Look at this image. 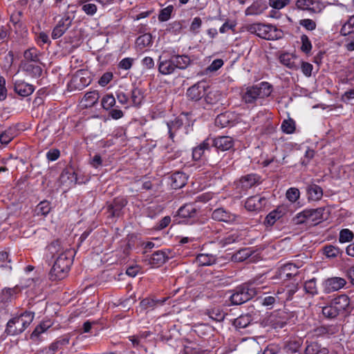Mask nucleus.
<instances>
[{
  "instance_id": "1",
  "label": "nucleus",
  "mask_w": 354,
  "mask_h": 354,
  "mask_svg": "<svg viewBox=\"0 0 354 354\" xmlns=\"http://www.w3.org/2000/svg\"><path fill=\"white\" fill-rule=\"evenodd\" d=\"M76 252L59 240L51 242L47 246V257L55 259V263L50 272L52 280L64 279L68 272Z\"/></svg>"
},
{
  "instance_id": "2",
  "label": "nucleus",
  "mask_w": 354,
  "mask_h": 354,
  "mask_svg": "<svg viewBox=\"0 0 354 354\" xmlns=\"http://www.w3.org/2000/svg\"><path fill=\"white\" fill-rule=\"evenodd\" d=\"M263 275L255 277L248 282L236 287L230 297V300L233 305H241L250 300L255 295L266 288L261 286L263 280Z\"/></svg>"
},
{
  "instance_id": "3",
  "label": "nucleus",
  "mask_w": 354,
  "mask_h": 354,
  "mask_svg": "<svg viewBox=\"0 0 354 354\" xmlns=\"http://www.w3.org/2000/svg\"><path fill=\"white\" fill-rule=\"evenodd\" d=\"M352 310L351 300L345 294L334 297L328 304L322 307L323 316L328 319H335L338 317H345Z\"/></svg>"
},
{
  "instance_id": "4",
  "label": "nucleus",
  "mask_w": 354,
  "mask_h": 354,
  "mask_svg": "<svg viewBox=\"0 0 354 354\" xmlns=\"http://www.w3.org/2000/svg\"><path fill=\"white\" fill-rule=\"evenodd\" d=\"M246 30L266 40H277L282 37L283 32L270 24L254 23L246 26Z\"/></svg>"
},
{
  "instance_id": "5",
  "label": "nucleus",
  "mask_w": 354,
  "mask_h": 354,
  "mask_svg": "<svg viewBox=\"0 0 354 354\" xmlns=\"http://www.w3.org/2000/svg\"><path fill=\"white\" fill-rule=\"evenodd\" d=\"M34 316V313L26 311L20 315L12 318L7 323L6 333L9 335L21 334L32 323Z\"/></svg>"
},
{
  "instance_id": "6",
  "label": "nucleus",
  "mask_w": 354,
  "mask_h": 354,
  "mask_svg": "<svg viewBox=\"0 0 354 354\" xmlns=\"http://www.w3.org/2000/svg\"><path fill=\"white\" fill-rule=\"evenodd\" d=\"M272 93V86L266 82L248 86L242 93V100L246 104H254L258 99L268 97Z\"/></svg>"
},
{
  "instance_id": "7",
  "label": "nucleus",
  "mask_w": 354,
  "mask_h": 354,
  "mask_svg": "<svg viewBox=\"0 0 354 354\" xmlns=\"http://www.w3.org/2000/svg\"><path fill=\"white\" fill-rule=\"evenodd\" d=\"M75 10L72 11V15L69 11H67L64 14L63 17L59 20L57 25L53 29L51 37L53 39H57L61 37L71 26L75 18Z\"/></svg>"
},
{
  "instance_id": "8",
  "label": "nucleus",
  "mask_w": 354,
  "mask_h": 354,
  "mask_svg": "<svg viewBox=\"0 0 354 354\" xmlns=\"http://www.w3.org/2000/svg\"><path fill=\"white\" fill-rule=\"evenodd\" d=\"M212 218L216 221L223 222L227 224L232 225L236 223L239 221V216L223 207H218L212 212Z\"/></svg>"
},
{
  "instance_id": "9",
  "label": "nucleus",
  "mask_w": 354,
  "mask_h": 354,
  "mask_svg": "<svg viewBox=\"0 0 354 354\" xmlns=\"http://www.w3.org/2000/svg\"><path fill=\"white\" fill-rule=\"evenodd\" d=\"M346 283V280L342 277H330L326 279L323 283L324 292L326 294L337 291Z\"/></svg>"
},
{
  "instance_id": "10",
  "label": "nucleus",
  "mask_w": 354,
  "mask_h": 354,
  "mask_svg": "<svg viewBox=\"0 0 354 354\" xmlns=\"http://www.w3.org/2000/svg\"><path fill=\"white\" fill-rule=\"evenodd\" d=\"M207 85L204 82H199L187 89V97L194 101H198L205 95Z\"/></svg>"
},
{
  "instance_id": "11",
  "label": "nucleus",
  "mask_w": 354,
  "mask_h": 354,
  "mask_svg": "<svg viewBox=\"0 0 354 354\" xmlns=\"http://www.w3.org/2000/svg\"><path fill=\"white\" fill-rule=\"evenodd\" d=\"M212 147L222 151L230 149L234 145V140L230 136H218L217 138H211Z\"/></svg>"
},
{
  "instance_id": "12",
  "label": "nucleus",
  "mask_w": 354,
  "mask_h": 354,
  "mask_svg": "<svg viewBox=\"0 0 354 354\" xmlns=\"http://www.w3.org/2000/svg\"><path fill=\"white\" fill-rule=\"evenodd\" d=\"M210 141L211 137H208L198 145L193 148L192 158L194 160H201L203 156H205L206 153L211 149L212 146Z\"/></svg>"
},
{
  "instance_id": "13",
  "label": "nucleus",
  "mask_w": 354,
  "mask_h": 354,
  "mask_svg": "<svg viewBox=\"0 0 354 354\" xmlns=\"http://www.w3.org/2000/svg\"><path fill=\"white\" fill-rule=\"evenodd\" d=\"M158 69L160 74L169 75L173 74L176 68L171 57L169 59H162V56H160L158 62Z\"/></svg>"
},
{
  "instance_id": "14",
  "label": "nucleus",
  "mask_w": 354,
  "mask_h": 354,
  "mask_svg": "<svg viewBox=\"0 0 354 354\" xmlns=\"http://www.w3.org/2000/svg\"><path fill=\"white\" fill-rule=\"evenodd\" d=\"M59 180L61 184L66 187H73L77 183V174L73 169H66L62 172Z\"/></svg>"
},
{
  "instance_id": "15",
  "label": "nucleus",
  "mask_w": 354,
  "mask_h": 354,
  "mask_svg": "<svg viewBox=\"0 0 354 354\" xmlns=\"http://www.w3.org/2000/svg\"><path fill=\"white\" fill-rule=\"evenodd\" d=\"M35 90L32 84H28L22 80H18L15 82V92L22 97H27L31 95Z\"/></svg>"
},
{
  "instance_id": "16",
  "label": "nucleus",
  "mask_w": 354,
  "mask_h": 354,
  "mask_svg": "<svg viewBox=\"0 0 354 354\" xmlns=\"http://www.w3.org/2000/svg\"><path fill=\"white\" fill-rule=\"evenodd\" d=\"M297 287L292 286L291 287H280L277 290V295H279V299H280L281 304L290 301L292 299L293 295L297 291Z\"/></svg>"
},
{
  "instance_id": "17",
  "label": "nucleus",
  "mask_w": 354,
  "mask_h": 354,
  "mask_svg": "<svg viewBox=\"0 0 354 354\" xmlns=\"http://www.w3.org/2000/svg\"><path fill=\"white\" fill-rule=\"evenodd\" d=\"M216 257L212 254L200 253L196 257V262L199 266H209L216 263Z\"/></svg>"
},
{
  "instance_id": "18",
  "label": "nucleus",
  "mask_w": 354,
  "mask_h": 354,
  "mask_svg": "<svg viewBox=\"0 0 354 354\" xmlns=\"http://www.w3.org/2000/svg\"><path fill=\"white\" fill-rule=\"evenodd\" d=\"M297 57L290 53H283L279 57L280 62L288 68L293 70H297L299 68V64L296 62Z\"/></svg>"
},
{
  "instance_id": "19",
  "label": "nucleus",
  "mask_w": 354,
  "mask_h": 354,
  "mask_svg": "<svg viewBox=\"0 0 354 354\" xmlns=\"http://www.w3.org/2000/svg\"><path fill=\"white\" fill-rule=\"evenodd\" d=\"M198 209L194 204H186L182 206L178 211V214L181 218H196Z\"/></svg>"
},
{
  "instance_id": "20",
  "label": "nucleus",
  "mask_w": 354,
  "mask_h": 354,
  "mask_svg": "<svg viewBox=\"0 0 354 354\" xmlns=\"http://www.w3.org/2000/svg\"><path fill=\"white\" fill-rule=\"evenodd\" d=\"M171 57L176 69L185 70L192 63L190 57L186 55H174Z\"/></svg>"
},
{
  "instance_id": "21",
  "label": "nucleus",
  "mask_w": 354,
  "mask_h": 354,
  "mask_svg": "<svg viewBox=\"0 0 354 354\" xmlns=\"http://www.w3.org/2000/svg\"><path fill=\"white\" fill-rule=\"evenodd\" d=\"M187 176L183 172H176L171 176V186L173 189L182 188L187 183Z\"/></svg>"
},
{
  "instance_id": "22",
  "label": "nucleus",
  "mask_w": 354,
  "mask_h": 354,
  "mask_svg": "<svg viewBox=\"0 0 354 354\" xmlns=\"http://www.w3.org/2000/svg\"><path fill=\"white\" fill-rule=\"evenodd\" d=\"M306 192L309 201H319L322 198L323 196V190L322 187L316 184H311L308 185Z\"/></svg>"
},
{
  "instance_id": "23",
  "label": "nucleus",
  "mask_w": 354,
  "mask_h": 354,
  "mask_svg": "<svg viewBox=\"0 0 354 354\" xmlns=\"http://www.w3.org/2000/svg\"><path fill=\"white\" fill-rule=\"evenodd\" d=\"M265 198L258 195L249 197L245 203V208L249 211H254L262 207V202Z\"/></svg>"
},
{
  "instance_id": "24",
  "label": "nucleus",
  "mask_w": 354,
  "mask_h": 354,
  "mask_svg": "<svg viewBox=\"0 0 354 354\" xmlns=\"http://www.w3.org/2000/svg\"><path fill=\"white\" fill-rule=\"evenodd\" d=\"M305 354H329L328 349L317 342L307 343Z\"/></svg>"
},
{
  "instance_id": "25",
  "label": "nucleus",
  "mask_w": 354,
  "mask_h": 354,
  "mask_svg": "<svg viewBox=\"0 0 354 354\" xmlns=\"http://www.w3.org/2000/svg\"><path fill=\"white\" fill-rule=\"evenodd\" d=\"M169 259L167 252L164 250H158L152 254L150 258V263L154 266H160L165 263Z\"/></svg>"
},
{
  "instance_id": "26",
  "label": "nucleus",
  "mask_w": 354,
  "mask_h": 354,
  "mask_svg": "<svg viewBox=\"0 0 354 354\" xmlns=\"http://www.w3.org/2000/svg\"><path fill=\"white\" fill-rule=\"evenodd\" d=\"M99 97L100 95L97 91H89L84 95L82 102L85 107H91L97 102Z\"/></svg>"
},
{
  "instance_id": "27",
  "label": "nucleus",
  "mask_w": 354,
  "mask_h": 354,
  "mask_svg": "<svg viewBox=\"0 0 354 354\" xmlns=\"http://www.w3.org/2000/svg\"><path fill=\"white\" fill-rule=\"evenodd\" d=\"M310 223L317 224L323 219V214L325 210L323 207L317 209H308Z\"/></svg>"
},
{
  "instance_id": "28",
  "label": "nucleus",
  "mask_w": 354,
  "mask_h": 354,
  "mask_svg": "<svg viewBox=\"0 0 354 354\" xmlns=\"http://www.w3.org/2000/svg\"><path fill=\"white\" fill-rule=\"evenodd\" d=\"M253 252L254 250L252 248H245L237 251L232 258L234 261L242 262L252 256Z\"/></svg>"
},
{
  "instance_id": "29",
  "label": "nucleus",
  "mask_w": 354,
  "mask_h": 354,
  "mask_svg": "<svg viewBox=\"0 0 354 354\" xmlns=\"http://www.w3.org/2000/svg\"><path fill=\"white\" fill-rule=\"evenodd\" d=\"M259 176L256 174H248L243 176L240 180V183L243 189H248L256 185L259 181Z\"/></svg>"
},
{
  "instance_id": "30",
  "label": "nucleus",
  "mask_w": 354,
  "mask_h": 354,
  "mask_svg": "<svg viewBox=\"0 0 354 354\" xmlns=\"http://www.w3.org/2000/svg\"><path fill=\"white\" fill-rule=\"evenodd\" d=\"M261 303L263 306L271 309L275 304H281V301L280 299H279V295H277L276 291L273 292V295H267L265 294V296L261 298Z\"/></svg>"
},
{
  "instance_id": "31",
  "label": "nucleus",
  "mask_w": 354,
  "mask_h": 354,
  "mask_svg": "<svg viewBox=\"0 0 354 354\" xmlns=\"http://www.w3.org/2000/svg\"><path fill=\"white\" fill-rule=\"evenodd\" d=\"M252 322L251 315L249 314L241 315L233 322V325L237 329L246 328Z\"/></svg>"
},
{
  "instance_id": "32",
  "label": "nucleus",
  "mask_w": 354,
  "mask_h": 354,
  "mask_svg": "<svg viewBox=\"0 0 354 354\" xmlns=\"http://www.w3.org/2000/svg\"><path fill=\"white\" fill-rule=\"evenodd\" d=\"M324 254L327 258L333 259L342 254L343 252L337 246L327 245L323 248Z\"/></svg>"
},
{
  "instance_id": "33",
  "label": "nucleus",
  "mask_w": 354,
  "mask_h": 354,
  "mask_svg": "<svg viewBox=\"0 0 354 354\" xmlns=\"http://www.w3.org/2000/svg\"><path fill=\"white\" fill-rule=\"evenodd\" d=\"M144 99V93L142 89L134 87L131 92V100L134 106L140 105Z\"/></svg>"
},
{
  "instance_id": "34",
  "label": "nucleus",
  "mask_w": 354,
  "mask_h": 354,
  "mask_svg": "<svg viewBox=\"0 0 354 354\" xmlns=\"http://www.w3.org/2000/svg\"><path fill=\"white\" fill-rule=\"evenodd\" d=\"M16 136V129L15 128H8L0 135V142L2 145H8Z\"/></svg>"
},
{
  "instance_id": "35",
  "label": "nucleus",
  "mask_w": 354,
  "mask_h": 354,
  "mask_svg": "<svg viewBox=\"0 0 354 354\" xmlns=\"http://www.w3.org/2000/svg\"><path fill=\"white\" fill-rule=\"evenodd\" d=\"M23 68L28 75L33 77H40L42 73V69L39 66L34 65L32 64H25Z\"/></svg>"
},
{
  "instance_id": "36",
  "label": "nucleus",
  "mask_w": 354,
  "mask_h": 354,
  "mask_svg": "<svg viewBox=\"0 0 354 354\" xmlns=\"http://www.w3.org/2000/svg\"><path fill=\"white\" fill-rule=\"evenodd\" d=\"M241 240L240 235L238 232H234L226 235L219 241L221 247H226L232 243L238 242Z\"/></svg>"
},
{
  "instance_id": "37",
  "label": "nucleus",
  "mask_w": 354,
  "mask_h": 354,
  "mask_svg": "<svg viewBox=\"0 0 354 354\" xmlns=\"http://www.w3.org/2000/svg\"><path fill=\"white\" fill-rule=\"evenodd\" d=\"M17 288L3 289L0 295L1 301L4 303L11 301L17 293Z\"/></svg>"
},
{
  "instance_id": "38",
  "label": "nucleus",
  "mask_w": 354,
  "mask_h": 354,
  "mask_svg": "<svg viewBox=\"0 0 354 354\" xmlns=\"http://www.w3.org/2000/svg\"><path fill=\"white\" fill-rule=\"evenodd\" d=\"M283 215L281 211H279L278 209H274L270 212L266 217L264 223L267 225H272L274 223L279 219Z\"/></svg>"
},
{
  "instance_id": "39",
  "label": "nucleus",
  "mask_w": 354,
  "mask_h": 354,
  "mask_svg": "<svg viewBox=\"0 0 354 354\" xmlns=\"http://www.w3.org/2000/svg\"><path fill=\"white\" fill-rule=\"evenodd\" d=\"M169 138L173 139L174 134L177 130H178L183 126V122L181 120L176 118L175 120L167 123Z\"/></svg>"
},
{
  "instance_id": "40",
  "label": "nucleus",
  "mask_w": 354,
  "mask_h": 354,
  "mask_svg": "<svg viewBox=\"0 0 354 354\" xmlns=\"http://www.w3.org/2000/svg\"><path fill=\"white\" fill-rule=\"evenodd\" d=\"M354 239V233L349 229H342L339 232V242L340 243H345L351 242Z\"/></svg>"
},
{
  "instance_id": "41",
  "label": "nucleus",
  "mask_w": 354,
  "mask_h": 354,
  "mask_svg": "<svg viewBox=\"0 0 354 354\" xmlns=\"http://www.w3.org/2000/svg\"><path fill=\"white\" fill-rule=\"evenodd\" d=\"M354 32V15L351 17L342 26L340 30V34L343 36H347Z\"/></svg>"
},
{
  "instance_id": "42",
  "label": "nucleus",
  "mask_w": 354,
  "mask_h": 354,
  "mask_svg": "<svg viewBox=\"0 0 354 354\" xmlns=\"http://www.w3.org/2000/svg\"><path fill=\"white\" fill-rule=\"evenodd\" d=\"M158 304H162V301L159 300H154L150 298H145L142 299L140 303V306L142 310H153L156 308Z\"/></svg>"
},
{
  "instance_id": "43",
  "label": "nucleus",
  "mask_w": 354,
  "mask_h": 354,
  "mask_svg": "<svg viewBox=\"0 0 354 354\" xmlns=\"http://www.w3.org/2000/svg\"><path fill=\"white\" fill-rule=\"evenodd\" d=\"M50 324L48 322H42L38 325L30 335V339L32 340H37L39 335L44 333L49 327Z\"/></svg>"
},
{
  "instance_id": "44",
  "label": "nucleus",
  "mask_w": 354,
  "mask_h": 354,
  "mask_svg": "<svg viewBox=\"0 0 354 354\" xmlns=\"http://www.w3.org/2000/svg\"><path fill=\"white\" fill-rule=\"evenodd\" d=\"M292 268L295 269V270H297L295 266H294L292 263H288V264L284 265L279 270V278H281V279H282V278H290L292 276H295L296 274L295 273H292V272H289V271H290L292 270Z\"/></svg>"
},
{
  "instance_id": "45",
  "label": "nucleus",
  "mask_w": 354,
  "mask_h": 354,
  "mask_svg": "<svg viewBox=\"0 0 354 354\" xmlns=\"http://www.w3.org/2000/svg\"><path fill=\"white\" fill-rule=\"evenodd\" d=\"M103 109L110 110L115 104V98L113 94L105 95L101 100Z\"/></svg>"
},
{
  "instance_id": "46",
  "label": "nucleus",
  "mask_w": 354,
  "mask_h": 354,
  "mask_svg": "<svg viewBox=\"0 0 354 354\" xmlns=\"http://www.w3.org/2000/svg\"><path fill=\"white\" fill-rule=\"evenodd\" d=\"M304 290L306 293L314 296L318 294V289L316 285V279L315 278L306 281L304 283Z\"/></svg>"
},
{
  "instance_id": "47",
  "label": "nucleus",
  "mask_w": 354,
  "mask_h": 354,
  "mask_svg": "<svg viewBox=\"0 0 354 354\" xmlns=\"http://www.w3.org/2000/svg\"><path fill=\"white\" fill-rule=\"evenodd\" d=\"M88 0H81L82 10L89 16H93L97 10V6L94 3H86Z\"/></svg>"
},
{
  "instance_id": "48",
  "label": "nucleus",
  "mask_w": 354,
  "mask_h": 354,
  "mask_svg": "<svg viewBox=\"0 0 354 354\" xmlns=\"http://www.w3.org/2000/svg\"><path fill=\"white\" fill-rule=\"evenodd\" d=\"M152 43V37L150 34L146 33L138 37L136 39V44L140 48L149 46Z\"/></svg>"
},
{
  "instance_id": "49",
  "label": "nucleus",
  "mask_w": 354,
  "mask_h": 354,
  "mask_svg": "<svg viewBox=\"0 0 354 354\" xmlns=\"http://www.w3.org/2000/svg\"><path fill=\"white\" fill-rule=\"evenodd\" d=\"M293 221L296 225L303 224L305 223H310L308 209H304L298 213L294 218Z\"/></svg>"
},
{
  "instance_id": "50",
  "label": "nucleus",
  "mask_w": 354,
  "mask_h": 354,
  "mask_svg": "<svg viewBox=\"0 0 354 354\" xmlns=\"http://www.w3.org/2000/svg\"><path fill=\"white\" fill-rule=\"evenodd\" d=\"M0 268L11 270V259L6 251L0 252Z\"/></svg>"
},
{
  "instance_id": "51",
  "label": "nucleus",
  "mask_w": 354,
  "mask_h": 354,
  "mask_svg": "<svg viewBox=\"0 0 354 354\" xmlns=\"http://www.w3.org/2000/svg\"><path fill=\"white\" fill-rule=\"evenodd\" d=\"M24 58L27 61L32 62H38L39 59V52L38 50L35 48H31L28 50H26L24 52Z\"/></svg>"
},
{
  "instance_id": "52",
  "label": "nucleus",
  "mask_w": 354,
  "mask_h": 354,
  "mask_svg": "<svg viewBox=\"0 0 354 354\" xmlns=\"http://www.w3.org/2000/svg\"><path fill=\"white\" fill-rule=\"evenodd\" d=\"M281 128L283 132L290 134L292 133L295 130V122L293 120H285L283 121Z\"/></svg>"
},
{
  "instance_id": "53",
  "label": "nucleus",
  "mask_w": 354,
  "mask_h": 354,
  "mask_svg": "<svg viewBox=\"0 0 354 354\" xmlns=\"http://www.w3.org/2000/svg\"><path fill=\"white\" fill-rule=\"evenodd\" d=\"M301 50L306 53L309 54L312 50V44L308 37L306 35H302L301 36Z\"/></svg>"
},
{
  "instance_id": "54",
  "label": "nucleus",
  "mask_w": 354,
  "mask_h": 354,
  "mask_svg": "<svg viewBox=\"0 0 354 354\" xmlns=\"http://www.w3.org/2000/svg\"><path fill=\"white\" fill-rule=\"evenodd\" d=\"M174 10L173 6H168L166 8L162 9L158 15V20L160 21H167L169 19L171 14Z\"/></svg>"
},
{
  "instance_id": "55",
  "label": "nucleus",
  "mask_w": 354,
  "mask_h": 354,
  "mask_svg": "<svg viewBox=\"0 0 354 354\" xmlns=\"http://www.w3.org/2000/svg\"><path fill=\"white\" fill-rule=\"evenodd\" d=\"M50 210V205L49 202L46 201H44L40 202L37 206L36 211L37 214H41L43 216H46Z\"/></svg>"
},
{
  "instance_id": "56",
  "label": "nucleus",
  "mask_w": 354,
  "mask_h": 354,
  "mask_svg": "<svg viewBox=\"0 0 354 354\" xmlns=\"http://www.w3.org/2000/svg\"><path fill=\"white\" fill-rule=\"evenodd\" d=\"M299 24L308 31H313L317 28L316 22L311 19H301L299 21Z\"/></svg>"
},
{
  "instance_id": "57",
  "label": "nucleus",
  "mask_w": 354,
  "mask_h": 354,
  "mask_svg": "<svg viewBox=\"0 0 354 354\" xmlns=\"http://www.w3.org/2000/svg\"><path fill=\"white\" fill-rule=\"evenodd\" d=\"M325 8L324 4L319 0H312L308 12L310 13H321Z\"/></svg>"
},
{
  "instance_id": "58",
  "label": "nucleus",
  "mask_w": 354,
  "mask_h": 354,
  "mask_svg": "<svg viewBox=\"0 0 354 354\" xmlns=\"http://www.w3.org/2000/svg\"><path fill=\"white\" fill-rule=\"evenodd\" d=\"M286 196L290 202L295 203L299 198L300 192L297 188L290 187L287 190Z\"/></svg>"
},
{
  "instance_id": "59",
  "label": "nucleus",
  "mask_w": 354,
  "mask_h": 354,
  "mask_svg": "<svg viewBox=\"0 0 354 354\" xmlns=\"http://www.w3.org/2000/svg\"><path fill=\"white\" fill-rule=\"evenodd\" d=\"M61 351L59 347L57 346L55 342L51 343L48 347H45L41 349L38 354H55L56 353Z\"/></svg>"
},
{
  "instance_id": "60",
  "label": "nucleus",
  "mask_w": 354,
  "mask_h": 354,
  "mask_svg": "<svg viewBox=\"0 0 354 354\" xmlns=\"http://www.w3.org/2000/svg\"><path fill=\"white\" fill-rule=\"evenodd\" d=\"M133 62V58L125 57L119 62L118 66L119 68L122 70H129L132 67Z\"/></svg>"
},
{
  "instance_id": "61",
  "label": "nucleus",
  "mask_w": 354,
  "mask_h": 354,
  "mask_svg": "<svg viewBox=\"0 0 354 354\" xmlns=\"http://www.w3.org/2000/svg\"><path fill=\"white\" fill-rule=\"evenodd\" d=\"M209 317L216 321L220 322L224 319V313L219 309H212L207 313Z\"/></svg>"
},
{
  "instance_id": "62",
  "label": "nucleus",
  "mask_w": 354,
  "mask_h": 354,
  "mask_svg": "<svg viewBox=\"0 0 354 354\" xmlns=\"http://www.w3.org/2000/svg\"><path fill=\"white\" fill-rule=\"evenodd\" d=\"M290 3V0H269V5L277 10L283 8Z\"/></svg>"
},
{
  "instance_id": "63",
  "label": "nucleus",
  "mask_w": 354,
  "mask_h": 354,
  "mask_svg": "<svg viewBox=\"0 0 354 354\" xmlns=\"http://www.w3.org/2000/svg\"><path fill=\"white\" fill-rule=\"evenodd\" d=\"M264 8H261L259 3H254L247 10V15H259L261 14Z\"/></svg>"
},
{
  "instance_id": "64",
  "label": "nucleus",
  "mask_w": 354,
  "mask_h": 354,
  "mask_svg": "<svg viewBox=\"0 0 354 354\" xmlns=\"http://www.w3.org/2000/svg\"><path fill=\"white\" fill-rule=\"evenodd\" d=\"M113 77V75L111 72H106L100 78L98 84L101 86H105L112 80Z\"/></svg>"
}]
</instances>
